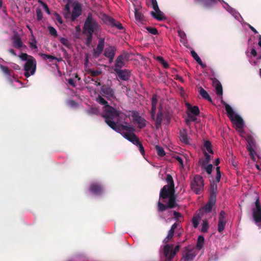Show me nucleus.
<instances>
[{"label": "nucleus", "instance_id": "nucleus-1", "mask_svg": "<svg viewBox=\"0 0 261 261\" xmlns=\"http://www.w3.org/2000/svg\"><path fill=\"white\" fill-rule=\"evenodd\" d=\"M217 193V185L215 184L211 185V189L210 197L206 204L201 210H199L198 213L194 216L192 219V224L193 227L196 228L199 224V220L206 215L208 213L211 212L213 206L216 201V197Z\"/></svg>", "mask_w": 261, "mask_h": 261}, {"label": "nucleus", "instance_id": "nucleus-2", "mask_svg": "<svg viewBox=\"0 0 261 261\" xmlns=\"http://www.w3.org/2000/svg\"><path fill=\"white\" fill-rule=\"evenodd\" d=\"M101 30V27L98 21L92 16L91 13H89L86 18L83 28V34L86 37L85 44L89 47L91 45L93 35H97Z\"/></svg>", "mask_w": 261, "mask_h": 261}, {"label": "nucleus", "instance_id": "nucleus-3", "mask_svg": "<svg viewBox=\"0 0 261 261\" xmlns=\"http://www.w3.org/2000/svg\"><path fill=\"white\" fill-rule=\"evenodd\" d=\"M167 183L161 190L160 198L164 200L168 198L167 205L169 208H173L178 205L176 202V196L175 195L174 182L172 176L168 174L166 179Z\"/></svg>", "mask_w": 261, "mask_h": 261}, {"label": "nucleus", "instance_id": "nucleus-4", "mask_svg": "<svg viewBox=\"0 0 261 261\" xmlns=\"http://www.w3.org/2000/svg\"><path fill=\"white\" fill-rule=\"evenodd\" d=\"M103 109L102 117L105 118L106 123L116 132H120L121 126L124 125L125 123L117 124L118 122H116L115 121L117 120L120 112L111 106H107V108H103Z\"/></svg>", "mask_w": 261, "mask_h": 261}, {"label": "nucleus", "instance_id": "nucleus-5", "mask_svg": "<svg viewBox=\"0 0 261 261\" xmlns=\"http://www.w3.org/2000/svg\"><path fill=\"white\" fill-rule=\"evenodd\" d=\"M125 125L121 126L120 132H117L120 134L125 139H127L133 144L137 145L140 142L138 137L134 133L135 128L132 125H127V122H124Z\"/></svg>", "mask_w": 261, "mask_h": 261}, {"label": "nucleus", "instance_id": "nucleus-6", "mask_svg": "<svg viewBox=\"0 0 261 261\" xmlns=\"http://www.w3.org/2000/svg\"><path fill=\"white\" fill-rule=\"evenodd\" d=\"M154 120L156 129H159L161 127L162 123L163 120L167 121V124H169L170 122L171 117L168 113L164 111L162 106L158 108V111L156 115H154V119H152Z\"/></svg>", "mask_w": 261, "mask_h": 261}, {"label": "nucleus", "instance_id": "nucleus-7", "mask_svg": "<svg viewBox=\"0 0 261 261\" xmlns=\"http://www.w3.org/2000/svg\"><path fill=\"white\" fill-rule=\"evenodd\" d=\"M190 187L196 194H200L204 190V180L199 175H195L191 181Z\"/></svg>", "mask_w": 261, "mask_h": 261}, {"label": "nucleus", "instance_id": "nucleus-8", "mask_svg": "<svg viewBox=\"0 0 261 261\" xmlns=\"http://www.w3.org/2000/svg\"><path fill=\"white\" fill-rule=\"evenodd\" d=\"M37 63L34 57H30V59L27 61L24 65V73L26 77H29L31 75H34L36 72Z\"/></svg>", "mask_w": 261, "mask_h": 261}, {"label": "nucleus", "instance_id": "nucleus-9", "mask_svg": "<svg viewBox=\"0 0 261 261\" xmlns=\"http://www.w3.org/2000/svg\"><path fill=\"white\" fill-rule=\"evenodd\" d=\"M173 245L166 244L163 248V253L166 258V261H171L176 253L179 251L180 246L177 245L173 250Z\"/></svg>", "mask_w": 261, "mask_h": 261}, {"label": "nucleus", "instance_id": "nucleus-10", "mask_svg": "<svg viewBox=\"0 0 261 261\" xmlns=\"http://www.w3.org/2000/svg\"><path fill=\"white\" fill-rule=\"evenodd\" d=\"M255 207L252 208V217L255 223L261 225V204L257 199L255 202Z\"/></svg>", "mask_w": 261, "mask_h": 261}, {"label": "nucleus", "instance_id": "nucleus-11", "mask_svg": "<svg viewBox=\"0 0 261 261\" xmlns=\"http://www.w3.org/2000/svg\"><path fill=\"white\" fill-rule=\"evenodd\" d=\"M100 93L109 100L116 98L115 90L109 85H103L101 87Z\"/></svg>", "mask_w": 261, "mask_h": 261}, {"label": "nucleus", "instance_id": "nucleus-12", "mask_svg": "<svg viewBox=\"0 0 261 261\" xmlns=\"http://www.w3.org/2000/svg\"><path fill=\"white\" fill-rule=\"evenodd\" d=\"M195 250L191 247H186L183 252L182 261H192L196 256Z\"/></svg>", "mask_w": 261, "mask_h": 261}, {"label": "nucleus", "instance_id": "nucleus-13", "mask_svg": "<svg viewBox=\"0 0 261 261\" xmlns=\"http://www.w3.org/2000/svg\"><path fill=\"white\" fill-rule=\"evenodd\" d=\"M132 116L134 121L137 123L138 127L140 129H142L146 126L147 121L142 116H140L138 112L133 111Z\"/></svg>", "mask_w": 261, "mask_h": 261}, {"label": "nucleus", "instance_id": "nucleus-14", "mask_svg": "<svg viewBox=\"0 0 261 261\" xmlns=\"http://www.w3.org/2000/svg\"><path fill=\"white\" fill-rule=\"evenodd\" d=\"M89 191L94 195H100L103 192L104 188L100 184L93 182L89 186Z\"/></svg>", "mask_w": 261, "mask_h": 261}, {"label": "nucleus", "instance_id": "nucleus-15", "mask_svg": "<svg viewBox=\"0 0 261 261\" xmlns=\"http://www.w3.org/2000/svg\"><path fill=\"white\" fill-rule=\"evenodd\" d=\"M128 55L125 53L119 55L115 60L114 69H121L125 65V61L127 60Z\"/></svg>", "mask_w": 261, "mask_h": 261}, {"label": "nucleus", "instance_id": "nucleus-16", "mask_svg": "<svg viewBox=\"0 0 261 261\" xmlns=\"http://www.w3.org/2000/svg\"><path fill=\"white\" fill-rule=\"evenodd\" d=\"M105 43V39L103 38H100L97 47L95 49H93V56L95 58L99 57L103 50Z\"/></svg>", "mask_w": 261, "mask_h": 261}, {"label": "nucleus", "instance_id": "nucleus-17", "mask_svg": "<svg viewBox=\"0 0 261 261\" xmlns=\"http://www.w3.org/2000/svg\"><path fill=\"white\" fill-rule=\"evenodd\" d=\"M118 77L121 80L128 81L130 77V72L127 69H114Z\"/></svg>", "mask_w": 261, "mask_h": 261}, {"label": "nucleus", "instance_id": "nucleus-18", "mask_svg": "<svg viewBox=\"0 0 261 261\" xmlns=\"http://www.w3.org/2000/svg\"><path fill=\"white\" fill-rule=\"evenodd\" d=\"M116 51V48L114 46H109L106 47L104 50L103 55L108 58L110 62H112L114 58Z\"/></svg>", "mask_w": 261, "mask_h": 261}, {"label": "nucleus", "instance_id": "nucleus-19", "mask_svg": "<svg viewBox=\"0 0 261 261\" xmlns=\"http://www.w3.org/2000/svg\"><path fill=\"white\" fill-rule=\"evenodd\" d=\"M231 122L236 125L237 128L243 129L244 122L242 118L239 115H235L233 117L230 119Z\"/></svg>", "mask_w": 261, "mask_h": 261}, {"label": "nucleus", "instance_id": "nucleus-20", "mask_svg": "<svg viewBox=\"0 0 261 261\" xmlns=\"http://www.w3.org/2000/svg\"><path fill=\"white\" fill-rule=\"evenodd\" d=\"M82 14V7L81 5L79 3L75 4L71 16V19L74 21L79 16Z\"/></svg>", "mask_w": 261, "mask_h": 261}, {"label": "nucleus", "instance_id": "nucleus-21", "mask_svg": "<svg viewBox=\"0 0 261 261\" xmlns=\"http://www.w3.org/2000/svg\"><path fill=\"white\" fill-rule=\"evenodd\" d=\"M179 139L180 141L186 144L190 143V137L188 136L187 130L186 129H183L179 131Z\"/></svg>", "mask_w": 261, "mask_h": 261}, {"label": "nucleus", "instance_id": "nucleus-22", "mask_svg": "<svg viewBox=\"0 0 261 261\" xmlns=\"http://www.w3.org/2000/svg\"><path fill=\"white\" fill-rule=\"evenodd\" d=\"M13 46L16 49H20V46L23 43L21 37L18 35H15L12 37Z\"/></svg>", "mask_w": 261, "mask_h": 261}, {"label": "nucleus", "instance_id": "nucleus-23", "mask_svg": "<svg viewBox=\"0 0 261 261\" xmlns=\"http://www.w3.org/2000/svg\"><path fill=\"white\" fill-rule=\"evenodd\" d=\"M213 84L215 87L216 93L218 96H222L223 94L222 86L220 82L216 78L212 79Z\"/></svg>", "mask_w": 261, "mask_h": 261}, {"label": "nucleus", "instance_id": "nucleus-24", "mask_svg": "<svg viewBox=\"0 0 261 261\" xmlns=\"http://www.w3.org/2000/svg\"><path fill=\"white\" fill-rule=\"evenodd\" d=\"M225 217V212L223 211H221L219 214L218 228H224L226 222Z\"/></svg>", "mask_w": 261, "mask_h": 261}, {"label": "nucleus", "instance_id": "nucleus-25", "mask_svg": "<svg viewBox=\"0 0 261 261\" xmlns=\"http://www.w3.org/2000/svg\"><path fill=\"white\" fill-rule=\"evenodd\" d=\"M221 103L225 106V110L228 117L230 119H231L236 115L232 108L223 100H221Z\"/></svg>", "mask_w": 261, "mask_h": 261}, {"label": "nucleus", "instance_id": "nucleus-26", "mask_svg": "<svg viewBox=\"0 0 261 261\" xmlns=\"http://www.w3.org/2000/svg\"><path fill=\"white\" fill-rule=\"evenodd\" d=\"M0 69L2 70V71L6 76H8V78L10 80L11 83H13V81L11 80V77L12 76V73H13V71L9 69V68L7 66H4L2 64H0Z\"/></svg>", "mask_w": 261, "mask_h": 261}, {"label": "nucleus", "instance_id": "nucleus-27", "mask_svg": "<svg viewBox=\"0 0 261 261\" xmlns=\"http://www.w3.org/2000/svg\"><path fill=\"white\" fill-rule=\"evenodd\" d=\"M186 106L187 107V109L188 111L192 115H194L196 116H198L200 114V111L198 107L196 106L192 107L190 104L187 103H186Z\"/></svg>", "mask_w": 261, "mask_h": 261}, {"label": "nucleus", "instance_id": "nucleus-28", "mask_svg": "<svg viewBox=\"0 0 261 261\" xmlns=\"http://www.w3.org/2000/svg\"><path fill=\"white\" fill-rule=\"evenodd\" d=\"M150 14L154 18L158 20L161 21L166 19L164 13L161 12L160 10L158 12L151 11Z\"/></svg>", "mask_w": 261, "mask_h": 261}, {"label": "nucleus", "instance_id": "nucleus-29", "mask_svg": "<svg viewBox=\"0 0 261 261\" xmlns=\"http://www.w3.org/2000/svg\"><path fill=\"white\" fill-rule=\"evenodd\" d=\"M191 55L192 56V57L198 63V64L201 66L202 68H205L206 67V65L202 63L200 58L198 56L197 54L194 50L191 51Z\"/></svg>", "mask_w": 261, "mask_h": 261}, {"label": "nucleus", "instance_id": "nucleus-30", "mask_svg": "<svg viewBox=\"0 0 261 261\" xmlns=\"http://www.w3.org/2000/svg\"><path fill=\"white\" fill-rule=\"evenodd\" d=\"M101 20L106 24L111 26L112 23L114 22V19L105 14H103L101 15Z\"/></svg>", "mask_w": 261, "mask_h": 261}, {"label": "nucleus", "instance_id": "nucleus-31", "mask_svg": "<svg viewBox=\"0 0 261 261\" xmlns=\"http://www.w3.org/2000/svg\"><path fill=\"white\" fill-rule=\"evenodd\" d=\"M199 93L200 95L205 99L209 102H212V99L208 93L202 87L199 88Z\"/></svg>", "mask_w": 261, "mask_h": 261}, {"label": "nucleus", "instance_id": "nucleus-32", "mask_svg": "<svg viewBox=\"0 0 261 261\" xmlns=\"http://www.w3.org/2000/svg\"><path fill=\"white\" fill-rule=\"evenodd\" d=\"M63 15L66 19L71 18V14L68 2L65 5V7L63 10Z\"/></svg>", "mask_w": 261, "mask_h": 261}, {"label": "nucleus", "instance_id": "nucleus-33", "mask_svg": "<svg viewBox=\"0 0 261 261\" xmlns=\"http://www.w3.org/2000/svg\"><path fill=\"white\" fill-rule=\"evenodd\" d=\"M86 113L89 115H99L100 114V111L97 107H91L86 110Z\"/></svg>", "mask_w": 261, "mask_h": 261}, {"label": "nucleus", "instance_id": "nucleus-34", "mask_svg": "<svg viewBox=\"0 0 261 261\" xmlns=\"http://www.w3.org/2000/svg\"><path fill=\"white\" fill-rule=\"evenodd\" d=\"M135 16L136 20L139 22L142 23L145 20L144 15L137 9H135Z\"/></svg>", "mask_w": 261, "mask_h": 261}, {"label": "nucleus", "instance_id": "nucleus-35", "mask_svg": "<svg viewBox=\"0 0 261 261\" xmlns=\"http://www.w3.org/2000/svg\"><path fill=\"white\" fill-rule=\"evenodd\" d=\"M205 159L203 160H200L199 163L201 166V167H204L207 164H208L211 160V156L206 152L204 153Z\"/></svg>", "mask_w": 261, "mask_h": 261}, {"label": "nucleus", "instance_id": "nucleus-36", "mask_svg": "<svg viewBox=\"0 0 261 261\" xmlns=\"http://www.w3.org/2000/svg\"><path fill=\"white\" fill-rule=\"evenodd\" d=\"M96 101L99 104L104 106L103 108H107V106H110L108 101L105 100L101 95H98L96 98Z\"/></svg>", "mask_w": 261, "mask_h": 261}, {"label": "nucleus", "instance_id": "nucleus-37", "mask_svg": "<svg viewBox=\"0 0 261 261\" xmlns=\"http://www.w3.org/2000/svg\"><path fill=\"white\" fill-rule=\"evenodd\" d=\"M204 241V238L202 236H199L198 238L197 244H196V248L200 250L201 249L203 245Z\"/></svg>", "mask_w": 261, "mask_h": 261}, {"label": "nucleus", "instance_id": "nucleus-38", "mask_svg": "<svg viewBox=\"0 0 261 261\" xmlns=\"http://www.w3.org/2000/svg\"><path fill=\"white\" fill-rule=\"evenodd\" d=\"M155 149L159 156L162 157L165 155L166 153L163 147L159 145H156Z\"/></svg>", "mask_w": 261, "mask_h": 261}, {"label": "nucleus", "instance_id": "nucleus-39", "mask_svg": "<svg viewBox=\"0 0 261 261\" xmlns=\"http://www.w3.org/2000/svg\"><path fill=\"white\" fill-rule=\"evenodd\" d=\"M88 73L93 77H95L100 75L102 71L100 70H94L93 69H90L88 70Z\"/></svg>", "mask_w": 261, "mask_h": 261}, {"label": "nucleus", "instance_id": "nucleus-40", "mask_svg": "<svg viewBox=\"0 0 261 261\" xmlns=\"http://www.w3.org/2000/svg\"><path fill=\"white\" fill-rule=\"evenodd\" d=\"M197 116L192 115L191 113H187V118L186 119L187 124H188L190 122H195L197 120Z\"/></svg>", "mask_w": 261, "mask_h": 261}, {"label": "nucleus", "instance_id": "nucleus-41", "mask_svg": "<svg viewBox=\"0 0 261 261\" xmlns=\"http://www.w3.org/2000/svg\"><path fill=\"white\" fill-rule=\"evenodd\" d=\"M174 229H170L169 230L167 237L163 241V242L165 244V245L168 244L167 243H168L169 240L172 238V237H173V235H174Z\"/></svg>", "mask_w": 261, "mask_h": 261}, {"label": "nucleus", "instance_id": "nucleus-42", "mask_svg": "<svg viewBox=\"0 0 261 261\" xmlns=\"http://www.w3.org/2000/svg\"><path fill=\"white\" fill-rule=\"evenodd\" d=\"M158 211L159 212H162L166 211L167 209L169 208L167 204H164L160 201L158 202Z\"/></svg>", "mask_w": 261, "mask_h": 261}, {"label": "nucleus", "instance_id": "nucleus-43", "mask_svg": "<svg viewBox=\"0 0 261 261\" xmlns=\"http://www.w3.org/2000/svg\"><path fill=\"white\" fill-rule=\"evenodd\" d=\"M111 27L116 28L119 30H122L124 29L122 24L119 21H117L115 19L114 20V22L112 23Z\"/></svg>", "mask_w": 261, "mask_h": 261}, {"label": "nucleus", "instance_id": "nucleus-44", "mask_svg": "<svg viewBox=\"0 0 261 261\" xmlns=\"http://www.w3.org/2000/svg\"><path fill=\"white\" fill-rule=\"evenodd\" d=\"M204 147L205 148L206 150L210 153H213V151L212 149V144L210 141H205L204 142Z\"/></svg>", "mask_w": 261, "mask_h": 261}, {"label": "nucleus", "instance_id": "nucleus-45", "mask_svg": "<svg viewBox=\"0 0 261 261\" xmlns=\"http://www.w3.org/2000/svg\"><path fill=\"white\" fill-rule=\"evenodd\" d=\"M18 57L21 60L27 62V61L30 59V57H33L28 55L27 53H21Z\"/></svg>", "mask_w": 261, "mask_h": 261}, {"label": "nucleus", "instance_id": "nucleus-46", "mask_svg": "<svg viewBox=\"0 0 261 261\" xmlns=\"http://www.w3.org/2000/svg\"><path fill=\"white\" fill-rule=\"evenodd\" d=\"M173 216L177 222H180L183 219V216L181 214L176 211L173 212Z\"/></svg>", "mask_w": 261, "mask_h": 261}, {"label": "nucleus", "instance_id": "nucleus-47", "mask_svg": "<svg viewBox=\"0 0 261 261\" xmlns=\"http://www.w3.org/2000/svg\"><path fill=\"white\" fill-rule=\"evenodd\" d=\"M156 60L160 62L165 68H169L168 63L163 59L161 56H158L156 58Z\"/></svg>", "mask_w": 261, "mask_h": 261}, {"label": "nucleus", "instance_id": "nucleus-48", "mask_svg": "<svg viewBox=\"0 0 261 261\" xmlns=\"http://www.w3.org/2000/svg\"><path fill=\"white\" fill-rule=\"evenodd\" d=\"M60 41L65 46H66V47H67L68 48H70V47L71 44L69 43V41L67 39H66L65 38H61L60 39Z\"/></svg>", "mask_w": 261, "mask_h": 261}, {"label": "nucleus", "instance_id": "nucleus-49", "mask_svg": "<svg viewBox=\"0 0 261 261\" xmlns=\"http://www.w3.org/2000/svg\"><path fill=\"white\" fill-rule=\"evenodd\" d=\"M206 215H205L203 218H202L200 220L202 221V228H208L209 227L208 222L207 220L205 218Z\"/></svg>", "mask_w": 261, "mask_h": 261}, {"label": "nucleus", "instance_id": "nucleus-50", "mask_svg": "<svg viewBox=\"0 0 261 261\" xmlns=\"http://www.w3.org/2000/svg\"><path fill=\"white\" fill-rule=\"evenodd\" d=\"M146 30L147 31L153 35H158V30L155 28H152L150 27H146Z\"/></svg>", "mask_w": 261, "mask_h": 261}, {"label": "nucleus", "instance_id": "nucleus-51", "mask_svg": "<svg viewBox=\"0 0 261 261\" xmlns=\"http://www.w3.org/2000/svg\"><path fill=\"white\" fill-rule=\"evenodd\" d=\"M40 56L44 59H49L50 60H57V58L55 57V56H53L50 55H47L45 54H41Z\"/></svg>", "mask_w": 261, "mask_h": 261}, {"label": "nucleus", "instance_id": "nucleus-52", "mask_svg": "<svg viewBox=\"0 0 261 261\" xmlns=\"http://www.w3.org/2000/svg\"><path fill=\"white\" fill-rule=\"evenodd\" d=\"M36 15H37V20L40 21L42 19V18H43L42 12V10L40 8H37L36 9Z\"/></svg>", "mask_w": 261, "mask_h": 261}, {"label": "nucleus", "instance_id": "nucleus-53", "mask_svg": "<svg viewBox=\"0 0 261 261\" xmlns=\"http://www.w3.org/2000/svg\"><path fill=\"white\" fill-rule=\"evenodd\" d=\"M48 29L49 34L51 35H52L54 37L57 36V35H58L57 32L56 30L54 27L49 26V27H48Z\"/></svg>", "mask_w": 261, "mask_h": 261}, {"label": "nucleus", "instance_id": "nucleus-54", "mask_svg": "<svg viewBox=\"0 0 261 261\" xmlns=\"http://www.w3.org/2000/svg\"><path fill=\"white\" fill-rule=\"evenodd\" d=\"M203 167L204 168L205 171L208 174H211L212 173L213 167L212 164H208L207 166H204Z\"/></svg>", "mask_w": 261, "mask_h": 261}, {"label": "nucleus", "instance_id": "nucleus-55", "mask_svg": "<svg viewBox=\"0 0 261 261\" xmlns=\"http://www.w3.org/2000/svg\"><path fill=\"white\" fill-rule=\"evenodd\" d=\"M158 103V96L156 94H153L151 98V105L156 106Z\"/></svg>", "mask_w": 261, "mask_h": 261}, {"label": "nucleus", "instance_id": "nucleus-56", "mask_svg": "<svg viewBox=\"0 0 261 261\" xmlns=\"http://www.w3.org/2000/svg\"><path fill=\"white\" fill-rule=\"evenodd\" d=\"M156 110V106L151 105V110L150 111V114L152 119H154V115H155Z\"/></svg>", "mask_w": 261, "mask_h": 261}, {"label": "nucleus", "instance_id": "nucleus-57", "mask_svg": "<svg viewBox=\"0 0 261 261\" xmlns=\"http://www.w3.org/2000/svg\"><path fill=\"white\" fill-rule=\"evenodd\" d=\"M248 142V145L247 146V150L249 151V153L254 152V153H256V151L254 150V149L252 147V145L250 144V141L249 140H247Z\"/></svg>", "mask_w": 261, "mask_h": 261}, {"label": "nucleus", "instance_id": "nucleus-58", "mask_svg": "<svg viewBox=\"0 0 261 261\" xmlns=\"http://www.w3.org/2000/svg\"><path fill=\"white\" fill-rule=\"evenodd\" d=\"M29 46L32 49H37V46L36 45V41L35 39H34L32 42H29Z\"/></svg>", "mask_w": 261, "mask_h": 261}, {"label": "nucleus", "instance_id": "nucleus-59", "mask_svg": "<svg viewBox=\"0 0 261 261\" xmlns=\"http://www.w3.org/2000/svg\"><path fill=\"white\" fill-rule=\"evenodd\" d=\"M138 148H139V149L141 152V153L143 155H144L145 154V150H144V147L143 146V145L142 144V143H141V142H140L139 143V144H137V145Z\"/></svg>", "mask_w": 261, "mask_h": 261}, {"label": "nucleus", "instance_id": "nucleus-60", "mask_svg": "<svg viewBox=\"0 0 261 261\" xmlns=\"http://www.w3.org/2000/svg\"><path fill=\"white\" fill-rule=\"evenodd\" d=\"M55 15L56 19L57 20V21L60 24H62L63 21L62 20V17H61V16L57 13H55Z\"/></svg>", "mask_w": 261, "mask_h": 261}, {"label": "nucleus", "instance_id": "nucleus-61", "mask_svg": "<svg viewBox=\"0 0 261 261\" xmlns=\"http://www.w3.org/2000/svg\"><path fill=\"white\" fill-rule=\"evenodd\" d=\"M177 33H178V36L181 38L185 39L186 38V35L185 33L184 32V31H183L181 30H178Z\"/></svg>", "mask_w": 261, "mask_h": 261}, {"label": "nucleus", "instance_id": "nucleus-62", "mask_svg": "<svg viewBox=\"0 0 261 261\" xmlns=\"http://www.w3.org/2000/svg\"><path fill=\"white\" fill-rule=\"evenodd\" d=\"M67 81L70 85L72 86L73 87H75V82H74L73 79L70 78L67 80Z\"/></svg>", "mask_w": 261, "mask_h": 261}, {"label": "nucleus", "instance_id": "nucleus-63", "mask_svg": "<svg viewBox=\"0 0 261 261\" xmlns=\"http://www.w3.org/2000/svg\"><path fill=\"white\" fill-rule=\"evenodd\" d=\"M221 173H216V181L217 183H219L220 182V179H221Z\"/></svg>", "mask_w": 261, "mask_h": 261}, {"label": "nucleus", "instance_id": "nucleus-64", "mask_svg": "<svg viewBox=\"0 0 261 261\" xmlns=\"http://www.w3.org/2000/svg\"><path fill=\"white\" fill-rule=\"evenodd\" d=\"M175 159L179 162V163L181 165H183V161H182V158L177 155L175 157Z\"/></svg>", "mask_w": 261, "mask_h": 261}]
</instances>
